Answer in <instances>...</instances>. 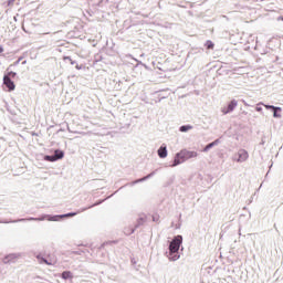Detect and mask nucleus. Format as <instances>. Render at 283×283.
<instances>
[{
    "instance_id": "1",
    "label": "nucleus",
    "mask_w": 283,
    "mask_h": 283,
    "mask_svg": "<svg viewBox=\"0 0 283 283\" xmlns=\"http://www.w3.org/2000/svg\"><path fill=\"white\" fill-rule=\"evenodd\" d=\"M78 212H69L66 214L62 216H50V214H42L39 218L30 217L25 219H18V220H11V221H0V224H17V222H43L44 220H49V222H56L59 221V218H74V216H77Z\"/></svg>"
},
{
    "instance_id": "2",
    "label": "nucleus",
    "mask_w": 283,
    "mask_h": 283,
    "mask_svg": "<svg viewBox=\"0 0 283 283\" xmlns=\"http://www.w3.org/2000/svg\"><path fill=\"white\" fill-rule=\"evenodd\" d=\"M191 158H198V151L182 149L175 155L174 163L170 167H178V165H182V163H187Z\"/></svg>"
},
{
    "instance_id": "3",
    "label": "nucleus",
    "mask_w": 283,
    "mask_h": 283,
    "mask_svg": "<svg viewBox=\"0 0 283 283\" xmlns=\"http://www.w3.org/2000/svg\"><path fill=\"white\" fill-rule=\"evenodd\" d=\"M180 244H182V235L175 237L170 242L168 258L171 262L180 260V254H178V251H180Z\"/></svg>"
},
{
    "instance_id": "4",
    "label": "nucleus",
    "mask_w": 283,
    "mask_h": 283,
    "mask_svg": "<svg viewBox=\"0 0 283 283\" xmlns=\"http://www.w3.org/2000/svg\"><path fill=\"white\" fill-rule=\"evenodd\" d=\"M21 258H23V253L21 252L9 253L2 259V262L3 264H14L15 262H19Z\"/></svg>"
},
{
    "instance_id": "5",
    "label": "nucleus",
    "mask_w": 283,
    "mask_h": 283,
    "mask_svg": "<svg viewBox=\"0 0 283 283\" xmlns=\"http://www.w3.org/2000/svg\"><path fill=\"white\" fill-rule=\"evenodd\" d=\"M235 163H247L249 160V151L247 149H239L238 153L232 157Z\"/></svg>"
},
{
    "instance_id": "6",
    "label": "nucleus",
    "mask_w": 283,
    "mask_h": 283,
    "mask_svg": "<svg viewBox=\"0 0 283 283\" xmlns=\"http://www.w3.org/2000/svg\"><path fill=\"white\" fill-rule=\"evenodd\" d=\"M238 107V102L235 99H232L228 106H224L221 108V112L223 115L231 114Z\"/></svg>"
},
{
    "instance_id": "7",
    "label": "nucleus",
    "mask_w": 283,
    "mask_h": 283,
    "mask_svg": "<svg viewBox=\"0 0 283 283\" xmlns=\"http://www.w3.org/2000/svg\"><path fill=\"white\" fill-rule=\"evenodd\" d=\"M265 109H272L273 111V117L274 118H282V114L277 112H282V107L280 106H273V105H264Z\"/></svg>"
},
{
    "instance_id": "8",
    "label": "nucleus",
    "mask_w": 283,
    "mask_h": 283,
    "mask_svg": "<svg viewBox=\"0 0 283 283\" xmlns=\"http://www.w3.org/2000/svg\"><path fill=\"white\" fill-rule=\"evenodd\" d=\"M3 83H4L6 87H8V90H10V92H12L15 87L14 82L12 81V78H10V75L3 76Z\"/></svg>"
},
{
    "instance_id": "9",
    "label": "nucleus",
    "mask_w": 283,
    "mask_h": 283,
    "mask_svg": "<svg viewBox=\"0 0 283 283\" xmlns=\"http://www.w3.org/2000/svg\"><path fill=\"white\" fill-rule=\"evenodd\" d=\"M154 176H156V171H153L140 179H136L135 181L130 182L129 185H130V187H134V185H138V182H145V180H149V178H154Z\"/></svg>"
},
{
    "instance_id": "10",
    "label": "nucleus",
    "mask_w": 283,
    "mask_h": 283,
    "mask_svg": "<svg viewBox=\"0 0 283 283\" xmlns=\"http://www.w3.org/2000/svg\"><path fill=\"white\" fill-rule=\"evenodd\" d=\"M159 158H167V146L161 145L157 150Z\"/></svg>"
},
{
    "instance_id": "11",
    "label": "nucleus",
    "mask_w": 283,
    "mask_h": 283,
    "mask_svg": "<svg viewBox=\"0 0 283 283\" xmlns=\"http://www.w3.org/2000/svg\"><path fill=\"white\" fill-rule=\"evenodd\" d=\"M146 222H147V216L140 214L137 219L136 229H138V227H143V224H145Z\"/></svg>"
},
{
    "instance_id": "12",
    "label": "nucleus",
    "mask_w": 283,
    "mask_h": 283,
    "mask_svg": "<svg viewBox=\"0 0 283 283\" xmlns=\"http://www.w3.org/2000/svg\"><path fill=\"white\" fill-rule=\"evenodd\" d=\"M220 145V139H216L214 142L208 144L205 148L203 151L207 153L209 149H212V147H218Z\"/></svg>"
},
{
    "instance_id": "13",
    "label": "nucleus",
    "mask_w": 283,
    "mask_h": 283,
    "mask_svg": "<svg viewBox=\"0 0 283 283\" xmlns=\"http://www.w3.org/2000/svg\"><path fill=\"white\" fill-rule=\"evenodd\" d=\"M53 156L55 157V160H61L62 158H64L65 153H63V150L56 149Z\"/></svg>"
},
{
    "instance_id": "14",
    "label": "nucleus",
    "mask_w": 283,
    "mask_h": 283,
    "mask_svg": "<svg viewBox=\"0 0 283 283\" xmlns=\"http://www.w3.org/2000/svg\"><path fill=\"white\" fill-rule=\"evenodd\" d=\"M191 129H193V126H191V125H184V126L179 127V132H181V133H187Z\"/></svg>"
},
{
    "instance_id": "15",
    "label": "nucleus",
    "mask_w": 283,
    "mask_h": 283,
    "mask_svg": "<svg viewBox=\"0 0 283 283\" xmlns=\"http://www.w3.org/2000/svg\"><path fill=\"white\" fill-rule=\"evenodd\" d=\"M62 280H72V272L70 271H64L62 273Z\"/></svg>"
},
{
    "instance_id": "16",
    "label": "nucleus",
    "mask_w": 283,
    "mask_h": 283,
    "mask_svg": "<svg viewBox=\"0 0 283 283\" xmlns=\"http://www.w3.org/2000/svg\"><path fill=\"white\" fill-rule=\"evenodd\" d=\"M44 160H46L48 163H56V158L54 157V155L44 156Z\"/></svg>"
},
{
    "instance_id": "17",
    "label": "nucleus",
    "mask_w": 283,
    "mask_h": 283,
    "mask_svg": "<svg viewBox=\"0 0 283 283\" xmlns=\"http://www.w3.org/2000/svg\"><path fill=\"white\" fill-rule=\"evenodd\" d=\"M103 202H105V200L98 201V202H96L93 206H90L87 208H83L80 212L87 211V209H92V207H98V205H103Z\"/></svg>"
},
{
    "instance_id": "18",
    "label": "nucleus",
    "mask_w": 283,
    "mask_h": 283,
    "mask_svg": "<svg viewBox=\"0 0 283 283\" xmlns=\"http://www.w3.org/2000/svg\"><path fill=\"white\" fill-rule=\"evenodd\" d=\"M39 264H46L48 266H52V264H54V263L48 261L45 258L42 256Z\"/></svg>"
},
{
    "instance_id": "19",
    "label": "nucleus",
    "mask_w": 283,
    "mask_h": 283,
    "mask_svg": "<svg viewBox=\"0 0 283 283\" xmlns=\"http://www.w3.org/2000/svg\"><path fill=\"white\" fill-rule=\"evenodd\" d=\"M64 61H70L71 65H76V61H73L70 56H64Z\"/></svg>"
},
{
    "instance_id": "20",
    "label": "nucleus",
    "mask_w": 283,
    "mask_h": 283,
    "mask_svg": "<svg viewBox=\"0 0 283 283\" xmlns=\"http://www.w3.org/2000/svg\"><path fill=\"white\" fill-rule=\"evenodd\" d=\"M206 45H207L208 50H212V48H213V42L207 41Z\"/></svg>"
},
{
    "instance_id": "21",
    "label": "nucleus",
    "mask_w": 283,
    "mask_h": 283,
    "mask_svg": "<svg viewBox=\"0 0 283 283\" xmlns=\"http://www.w3.org/2000/svg\"><path fill=\"white\" fill-rule=\"evenodd\" d=\"M135 231H136V229H132V230H129V231L125 230L124 233H125L126 235H132V233H134Z\"/></svg>"
},
{
    "instance_id": "22",
    "label": "nucleus",
    "mask_w": 283,
    "mask_h": 283,
    "mask_svg": "<svg viewBox=\"0 0 283 283\" xmlns=\"http://www.w3.org/2000/svg\"><path fill=\"white\" fill-rule=\"evenodd\" d=\"M7 76H10V78H14V76H17V73L11 71L7 74Z\"/></svg>"
},
{
    "instance_id": "23",
    "label": "nucleus",
    "mask_w": 283,
    "mask_h": 283,
    "mask_svg": "<svg viewBox=\"0 0 283 283\" xmlns=\"http://www.w3.org/2000/svg\"><path fill=\"white\" fill-rule=\"evenodd\" d=\"M160 220V217L158 214L153 216V222H158Z\"/></svg>"
},
{
    "instance_id": "24",
    "label": "nucleus",
    "mask_w": 283,
    "mask_h": 283,
    "mask_svg": "<svg viewBox=\"0 0 283 283\" xmlns=\"http://www.w3.org/2000/svg\"><path fill=\"white\" fill-rule=\"evenodd\" d=\"M36 260H38V262H41V260H43V256H41V254H38Z\"/></svg>"
},
{
    "instance_id": "25",
    "label": "nucleus",
    "mask_w": 283,
    "mask_h": 283,
    "mask_svg": "<svg viewBox=\"0 0 283 283\" xmlns=\"http://www.w3.org/2000/svg\"><path fill=\"white\" fill-rule=\"evenodd\" d=\"M256 112H262V107L261 106H256Z\"/></svg>"
},
{
    "instance_id": "26",
    "label": "nucleus",
    "mask_w": 283,
    "mask_h": 283,
    "mask_svg": "<svg viewBox=\"0 0 283 283\" xmlns=\"http://www.w3.org/2000/svg\"><path fill=\"white\" fill-rule=\"evenodd\" d=\"M3 52V46H0V54H2Z\"/></svg>"
},
{
    "instance_id": "27",
    "label": "nucleus",
    "mask_w": 283,
    "mask_h": 283,
    "mask_svg": "<svg viewBox=\"0 0 283 283\" xmlns=\"http://www.w3.org/2000/svg\"><path fill=\"white\" fill-rule=\"evenodd\" d=\"M11 3H14V0H10V1H9V6H10Z\"/></svg>"
},
{
    "instance_id": "28",
    "label": "nucleus",
    "mask_w": 283,
    "mask_h": 283,
    "mask_svg": "<svg viewBox=\"0 0 283 283\" xmlns=\"http://www.w3.org/2000/svg\"><path fill=\"white\" fill-rule=\"evenodd\" d=\"M76 70H81V66L76 65Z\"/></svg>"
},
{
    "instance_id": "29",
    "label": "nucleus",
    "mask_w": 283,
    "mask_h": 283,
    "mask_svg": "<svg viewBox=\"0 0 283 283\" xmlns=\"http://www.w3.org/2000/svg\"><path fill=\"white\" fill-rule=\"evenodd\" d=\"M280 20H281V21H283V18H282V17H280V18H279V21H280Z\"/></svg>"
},
{
    "instance_id": "30",
    "label": "nucleus",
    "mask_w": 283,
    "mask_h": 283,
    "mask_svg": "<svg viewBox=\"0 0 283 283\" xmlns=\"http://www.w3.org/2000/svg\"><path fill=\"white\" fill-rule=\"evenodd\" d=\"M261 145H264V139L261 142Z\"/></svg>"
}]
</instances>
